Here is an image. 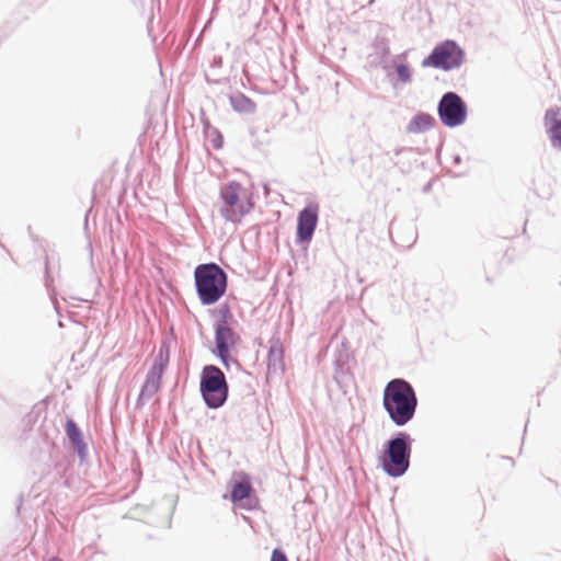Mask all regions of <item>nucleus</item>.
<instances>
[{
    "mask_svg": "<svg viewBox=\"0 0 561 561\" xmlns=\"http://www.w3.org/2000/svg\"><path fill=\"white\" fill-rule=\"evenodd\" d=\"M201 391L209 408L216 409L224 404L228 394V386L224 373L218 367L209 365L203 369Z\"/></svg>",
    "mask_w": 561,
    "mask_h": 561,
    "instance_id": "obj_4",
    "label": "nucleus"
},
{
    "mask_svg": "<svg viewBox=\"0 0 561 561\" xmlns=\"http://www.w3.org/2000/svg\"><path fill=\"white\" fill-rule=\"evenodd\" d=\"M317 222V213H299L297 225V240L299 242H310Z\"/></svg>",
    "mask_w": 561,
    "mask_h": 561,
    "instance_id": "obj_12",
    "label": "nucleus"
},
{
    "mask_svg": "<svg viewBox=\"0 0 561 561\" xmlns=\"http://www.w3.org/2000/svg\"><path fill=\"white\" fill-rule=\"evenodd\" d=\"M237 480L231 483L230 501L238 507L252 510L257 505V499L251 484L250 477L240 472Z\"/></svg>",
    "mask_w": 561,
    "mask_h": 561,
    "instance_id": "obj_8",
    "label": "nucleus"
},
{
    "mask_svg": "<svg viewBox=\"0 0 561 561\" xmlns=\"http://www.w3.org/2000/svg\"><path fill=\"white\" fill-rule=\"evenodd\" d=\"M239 340L238 333L227 322H221L216 327L215 342L217 354L224 363H227L230 350L236 346Z\"/></svg>",
    "mask_w": 561,
    "mask_h": 561,
    "instance_id": "obj_9",
    "label": "nucleus"
},
{
    "mask_svg": "<svg viewBox=\"0 0 561 561\" xmlns=\"http://www.w3.org/2000/svg\"><path fill=\"white\" fill-rule=\"evenodd\" d=\"M270 561H288V559L282 550L274 549Z\"/></svg>",
    "mask_w": 561,
    "mask_h": 561,
    "instance_id": "obj_18",
    "label": "nucleus"
},
{
    "mask_svg": "<svg viewBox=\"0 0 561 561\" xmlns=\"http://www.w3.org/2000/svg\"><path fill=\"white\" fill-rule=\"evenodd\" d=\"M283 358H284L283 347L278 343L271 345L268 355H267L268 369L282 368L283 367Z\"/></svg>",
    "mask_w": 561,
    "mask_h": 561,
    "instance_id": "obj_14",
    "label": "nucleus"
},
{
    "mask_svg": "<svg viewBox=\"0 0 561 561\" xmlns=\"http://www.w3.org/2000/svg\"><path fill=\"white\" fill-rule=\"evenodd\" d=\"M545 123L552 145L561 149V107L547 111Z\"/></svg>",
    "mask_w": 561,
    "mask_h": 561,
    "instance_id": "obj_11",
    "label": "nucleus"
},
{
    "mask_svg": "<svg viewBox=\"0 0 561 561\" xmlns=\"http://www.w3.org/2000/svg\"><path fill=\"white\" fill-rule=\"evenodd\" d=\"M433 117L428 114L416 115L409 125V130L412 133H420L427 130L433 125Z\"/></svg>",
    "mask_w": 561,
    "mask_h": 561,
    "instance_id": "obj_15",
    "label": "nucleus"
},
{
    "mask_svg": "<svg viewBox=\"0 0 561 561\" xmlns=\"http://www.w3.org/2000/svg\"><path fill=\"white\" fill-rule=\"evenodd\" d=\"M220 195L232 210H250L254 207L252 190L249 186L231 182L221 188Z\"/></svg>",
    "mask_w": 561,
    "mask_h": 561,
    "instance_id": "obj_7",
    "label": "nucleus"
},
{
    "mask_svg": "<svg viewBox=\"0 0 561 561\" xmlns=\"http://www.w3.org/2000/svg\"><path fill=\"white\" fill-rule=\"evenodd\" d=\"M463 58V50L454 41H445L435 46L432 54L423 59L422 66L451 70L461 66Z\"/></svg>",
    "mask_w": 561,
    "mask_h": 561,
    "instance_id": "obj_5",
    "label": "nucleus"
},
{
    "mask_svg": "<svg viewBox=\"0 0 561 561\" xmlns=\"http://www.w3.org/2000/svg\"><path fill=\"white\" fill-rule=\"evenodd\" d=\"M411 448L408 436H400L388 442L387 449L381 457V466L387 474L393 478L401 477L410 466Z\"/></svg>",
    "mask_w": 561,
    "mask_h": 561,
    "instance_id": "obj_3",
    "label": "nucleus"
},
{
    "mask_svg": "<svg viewBox=\"0 0 561 561\" xmlns=\"http://www.w3.org/2000/svg\"><path fill=\"white\" fill-rule=\"evenodd\" d=\"M399 79L402 82H408L411 78V71L408 65L399 64L396 67Z\"/></svg>",
    "mask_w": 561,
    "mask_h": 561,
    "instance_id": "obj_17",
    "label": "nucleus"
},
{
    "mask_svg": "<svg viewBox=\"0 0 561 561\" xmlns=\"http://www.w3.org/2000/svg\"><path fill=\"white\" fill-rule=\"evenodd\" d=\"M382 403L391 421L402 426L413 419L417 399L408 381L393 379L385 387Z\"/></svg>",
    "mask_w": 561,
    "mask_h": 561,
    "instance_id": "obj_1",
    "label": "nucleus"
},
{
    "mask_svg": "<svg viewBox=\"0 0 561 561\" xmlns=\"http://www.w3.org/2000/svg\"><path fill=\"white\" fill-rule=\"evenodd\" d=\"M66 433L75 445L80 446L82 444L80 430L72 420H68L66 423Z\"/></svg>",
    "mask_w": 561,
    "mask_h": 561,
    "instance_id": "obj_16",
    "label": "nucleus"
},
{
    "mask_svg": "<svg viewBox=\"0 0 561 561\" xmlns=\"http://www.w3.org/2000/svg\"><path fill=\"white\" fill-rule=\"evenodd\" d=\"M167 363L168 358H163L160 354L159 359L154 362L147 375L146 381L139 394V400L151 398L159 391Z\"/></svg>",
    "mask_w": 561,
    "mask_h": 561,
    "instance_id": "obj_10",
    "label": "nucleus"
},
{
    "mask_svg": "<svg viewBox=\"0 0 561 561\" xmlns=\"http://www.w3.org/2000/svg\"><path fill=\"white\" fill-rule=\"evenodd\" d=\"M467 114V105L458 94L448 92L443 95L438 104V115L445 126L457 127L465 124Z\"/></svg>",
    "mask_w": 561,
    "mask_h": 561,
    "instance_id": "obj_6",
    "label": "nucleus"
},
{
    "mask_svg": "<svg viewBox=\"0 0 561 561\" xmlns=\"http://www.w3.org/2000/svg\"><path fill=\"white\" fill-rule=\"evenodd\" d=\"M232 108L241 114H251L255 111V103L242 93H234L230 96Z\"/></svg>",
    "mask_w": 561,
    "mask_h": 561,
    "instance_id": "obj_13",
    "label": "nucleus"
},
{
    "mask_svg": "<svg viewBox=\"0 0 561 561\" xmlns=\"http://www.w3.org/2000/svg\"><path fill=\"white\" fill-rule=\"evenodd\" d=\"M198 298L203 305L216 304L226 293L227 275L215 263L201 264L194 272Z\"/></svg>",
    "mask_w": 561,
    "mask_h": 561,
    "instance_id": "obj_2",
    "label": "nucleus"
}]
</instances>
